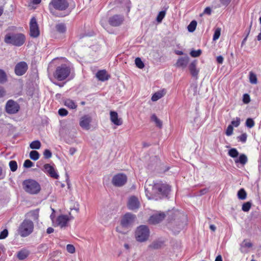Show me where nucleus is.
<instances>
[{
    "label": "nucleus",
    "instance_id": "27",
    "mask_svg": "<svg viewBox=\"0 0 261 261\" xmlns=\"http://www.w3.org/2000/svg\"><path fill=\"white\" fill-rule=\"evenodd\" d=\"M151 121L155 122L156 126L159 127V128H161L162 127V121L160 120L155 114H153L151 116Z\"/></svg>",
    "mask_w": 261,
    "mask_h": 261
},
{
    "label": "nucleus",
    "instance_id": "9",
    "mask_svg": "<svg viewBox=\"0 0 261 261\" xmlns=\"http://www.w3.org/2000/svg\"><path fill=\"white\" fill-rule=\"evenodd\" d=\"M39 34L40 31L36 19L33 17L30 22V35L32 37L36 38Z\"/></svg>",
    "mask_w": 261,
    "mask_h": 261
},
{
    "label": "nucleus",
    "instance_id": "14",
    "mask_svg": "<svg viewBox=\"0 0 261 261\" xmlns=\"http://www.w3.org/2000/svg\"><path fill=\"white\" fill-rule=\"evenodd\" d=\"M92 121V118L91 116L89 115H85L83 116L80 121V126L86 130L90 129V123Z\"/></svg>",
    "mask_w": 261,
    "mask_h": 261
},
{
    "label": "nucleus",
    "instance_id": "47",
    "mask_svg": "<svg viewBox=\"0 0 261 261\" xmlns=\"http://www.w3.org/2000/svg\"><path fill=\"white\" fill-rule=\"evenodd\" d=\"M162 165V167H160V170L159 171L160 173H165L166 171H167L169 169L170 167L167 166H164L165 164H161Z\"/></svg>",
    "mask_w": 261,
    "mask_h": 261
},
{
    "label": "nucleus",
    "instance_id": "38",
    "mask_svg": "<svg viewBox=\"0 0 261 261\" xmlns=\"http://www.w3.org/2000/svg\"><path fill=\"white\" fill-rule=\"evenodd\" d=\"M135 64L136 66L140 69H142L144 67V64L140 58H137L135 59Z\"/></svg>",
    "mask_w": 261,
    "mask_h": 261
},
{
    "label": "nucleus",
    "instance_id": "6",
    "mask_svg": "<svg viewBox=\"0 0 261 261\" xmlns=\"http://www.w3.org/2000/svg\"><path fill=\"white\" fill-rule=\"evenodd\" d=\"M34 224L29 220L25 219L21 223L18 228V233L22 237H25L30 234L33 231Z\"/></svg>",
    "mask_w": 261,
    "mask_h": 261
},
{
    "label": "nucleus",
    "instance_id": "2",
    "mask_svg": "<svg viewBox=\"0 0 261 261\" xmlns=\"http://www.w3.org/2000/svg\"><path fill=\"white\" fill-rule=\"evenodd\" d=\"M25 41V36L21 33H8L4 38V41L7 44H10L16 46L22 45Z\"/></svg>",
    "mask_w": 261,
    "mask_h": 261
},
{
    "label": "nucleus",
    "instance_id": "19",
    "mask_svg": "<svg viewBox=\"0 0 261 261\" xmlns=\"http://www.w3.org/2000/svg\"><path fill=\"white\" fill-rule=\"evenodd\" d=\"M189 61V58L188 56L180 57L178 58L176 63L175 64V66L177 67L185 69Z\"/></svg>",
    "mask_w": 261,
    "mask_h": 261
},
{
    "label": "nucleus",
    "instance_id": "61",
    "mask_svg": "<svg viewBox=\"0 0 261 261\" xmlns=\"http://www.w3.org/2000/svg\"><path fill=\"white\" fill-rule=\"evenodd\" d=\"M54 231V228H53L52 227H48L47 229V230H46V232L48 233V234H50L52 232H53Z\"/></svg>",
    "mask_w": 261,
    "mask_h": 261
},
{
    "label": "nucleus",
    "instance_id": "48",
    "mask_svg": "<svg viewBox=\"0 0 261 261\" xmlns=\"http://www.w3.org/2000/svg\"><path fill=\"white\" fill-rule=\"evenodd\" d=\"M233 128L232 125H228L226 130V135L228 136L231 135L233 133Z\"/></svg>",
    "mask_w": 261,
    "mask_h": 261
},
{
    "label": "nucleus",
    "instance_id": "59",
    "mask_svg": "<svg viewBox=\"0 0 261 261\" xmlns=\"http://www.w3.org/2000/svg\"><path fill=\"white\" fill-rule=\"evenodd\" d=\"M5 95V91L3 88L0 87V97H3Z\"/></svg>",
    "mask_w": 261,
    "mask_h": 261
},
{
    "label": "nucleus",
    "instance_id": "40",
    "mask_svg": "<svg viewBox=\"0 0 261 261\" xmlns=\"http://www.w3.org/2000/svg\"><path fill=\"white\" fill-rule=\"evenodd\" d=\"M228 154L232 158H236L239 155V152L236 149L232 148L229 150Z\"/></svg>",
    "mask_w": 261,
    "mask_h": 261
},
{
    "label": "nucleus",
    "instance_id": "63",
    "mask_svg": "<svg viewBox=\"0 0 261 261\" xmlns=\"http://www.w3.org/2000/svg\"><path fill=\"white\" fill-rule=\"evenodd\" d=\"M215 261H223L221 255H218L215 259Z\"/></svg>",
    "mask_w": 261,
    "mask_h": 261
},
{
    "label": "nucleus",
    "instance_id": "60",
    "mask_svg": "<svg viewBox=\"0 0 261 261\" xmlns=\"http://www.w3.org/2000/svg\"><path fill=\"white\" fill-rule=\"evenodd\" d=\"M221 4L224 5H227L230 2L231 0H220Z\"/></svg>",
    "mask_w": 261,
    "mask_h": 261
},
{
    "label": "nucleus",
    "instance_id": "7",
    "mask_svg": "<svg viewBox=\"0 0 261 261\" xmlns=\"http://www.w3.org/2000/svg\"><path fill=\"white\" fill-rule=\"evenodd\" d=\"M70 71L71 69L69 66L66 65H62L57 68L54 73V76L59 81H63L69 76Z\"/></svg>",
    "mask_w": 261,
    "mask_h": 261
},
{
    "label": "nucleus",
    "instance_id": "21",
    "mask_svg": "<svg viewBox=\"0 0 261 261\" xmlns=\"http://www.w3.org/2000/svg\"><path fill=\"white\" fill-rule=\"evenodd\" d=\"M110 119L111 121L116 125H120L122 124L121 119L118 118V114L116 112H110Z\"/></svg>",
    "mask_w": 261,
    "mask_h": 261
},
{
    "label": "nucleus",
    "instance_id": "16",
    "mask_svg": "<svg viewBox=\"0 0 261 261\" xmlns=\"http://www.w3.org/2000/svg\"><path fill=\"white\" fill-rule=\"evenodd\" d=\"M140 202L136 197L133 196L129 198L127 202L128 209L132 211L138 210L140 207Z\"/></svg>",
    "mask_w": 261,
    "mask_h": 261
},
{
    "label": "nucleus",
    "instance_id": "58",
    "mask_svg": "<svg viewBox=\"0 0 261 261\" xmlns=\"http://www.w3.org/2000/svg\"><path fill=\"white\" fill-rule=\"evenodd\" d=\"M208 191V189L207 188H204L203 189H202L200 191V193L201 195H204V194L206 193Z\"/></svg>",
    "mask_w": 261,
    "mask_h": 261
},
{
    "label": "nucleus",
    "instance_id": "26",
    "mask_svg": "<svg viewBox=\"0 0 261 261\" xmlns=\"http://www.w3.org/2000/svg\"><path fill=\"white\" fill-rule=\"evenodd\" d=\"M28 215L33 220H37L39 217V210L32 211L28 213Z\"/></svg>",
    "mask_w": 261,
    "mask_h": 261
},
{
    "label": "nucleus",
    "instance_id": "4",
    "mask_svg": "<svg viewBox=\"0 0 261 261\" xmlns=\"http://www.w3.org/2000/svg\"><path fill=\"white\" fill-rule=\"evenodd\" d=\"M22 186L24 190L30 194H37L41 190L40 184L32 179L24 180L22 182Z\"/></svg>",
    "mask_w": 261,
    "mask_h": 261
},
{
    "label": "nucleus",
    "instance_id": "8",
    "mask_svg": "<svg viewBox=\"0 0 261 261\" xmlns=\"http://www.w3.org/2000/svg\"><path fill=\"white\" fill-rule=\"evenodd\" d=\"M136 219V216L131 213L125 214L122 217L121 221V225L123 227L129 228L134 223Z\"/></svg>",
    "mask_w": 261,
    "mask_h": 261
},
{
    "label": "nucleus",
    "instance_id": "53",
    "mask_svg": "<svg viewBox=\"0 0 261 261\" xmlns=\"http://www.w3.org/2000/svg\"><path fill=\"white\" fill-rule=\"evenodd\" d=\"M243 101L244 103H248L250 101V96L248 94H245L243 95Z\"/></svg>",
    "mask_w": 261,
    "mask_h": 261
},
{
    "label": "nucleus",
    "instance_id": "31",
    "mask_svg": "<svg viewBox=\"0 0 261 261\" xmlns=\"http://www.w3.org/2000/svg\"><path fill=\"white\" fill-rule=\"evenodd\" d=\"M247 193L244 189H241L238 192V197L241 200H244L246 199Z\"/></svg>",
    "mask_w": 261,
    "mask_h": 261
},
{
    "label": "nucleus",
    "instance_id": "44",
    "mask_svg": "<svg viewBox=\"0 0 261 261\" xmlns=\"http://www.w3.org/2000/svg\"><path fill=\"white\" fill-rule=\"evenodd\" d=\"M201 50L198 49L197 50H192L190 54L192 57H198L201 55Z\"/></svg>",
    "mask_w": 261,
    "mask_h": 261
},
{
    "label": "nucleus",
    "instance_id": "13",
    "mask_svg": "<svg viewBox=\"0 0 261 261\" xmlns=\"http://www.w3.org/2000/svg\"><path fill=\"white\" fill-rule=\"evenodd\" d=\"M28 68V65L25 62H20L16 65L15 72L17 75H22L25 73Z\"/></svg>",
    "mask_w": 261,
    "mask_h": 261
},
{
    "label": "nucleus",
    "instance_id": "43",
    "mask_svg": "<svg viewBox=\"0 0 261 261\" xmlns=\"http://www.w3.org/2000/svg\"><path fill=\"white\" fill-rule=\"evenodd\" d=\"M165 11H162L160 12L157 16V17H156V21L158 22H161L162 21L164 17H165Z\"/></svg>",
    "mask_w": 261,
    "mask_h": 261
},
{
    "label": "nucleus",
    "instance_id": "3",
    "mask_svg": "<svg viewBox=\"0 0 261 261\" xmlns=\"http://www.w3.org/2000/svg\"><path fill=\"white\" fill-rule=\"evenodd\" d=\"M150 236V230L148 226L141 225L138 226L135 231V237L136 241L140 243L147 241Z\"/></svg>",
    "mask_w": 261,
    "mask_h": 261
},
{
    "label": "nucleus",
    "instance_id": "5",
    "mask_svg": "<svg viewBox=\"0 0 261 261\" xmlns=\"http://www.w3.org/2000/svg\"><path fill=\"white\" fill-rule=\"evenodd\" d=\"M72 0H51L49 4V9L51 13H54V9L64 11L68 8Z\"/></svg>",
    "mask_w": 261,
    "mask_h": 261
},
{
    "label": "nucleus",
    "instance_id": "35",
    "mask_svg": "<svg viewBox=\"0 0 261 261\" xmlns=\"http://www.w3.org/2000/svg\"><path fill=\"white\" fill-rule=\"evenodd\" d=\"M197 25V22L195 20H193L191 22L189 25L188 26V31L190 32H194Z\"/></svg>",
    "mask_w": 261,
    "mask_h": 261
},
{
    "label": "nucleus",
    "instance_id": "24",
    "mask_svg": "<svg viewBox=\"0 0 261 261\" xmlns=\"http://www.w3.org/2000/svg\"><path fill=\"white\" fill-rule=\"evenodd\" d=\"M177 219H180V223L178 224V229H181L186 223V217L183 214H178Z\"/></svg>",
    "mask_w": 261,
    "mask_h": 261
},
{
    "label": "nucleus",
    "instance_id": "64",
    "mask_svg": "<svg viewBox=\"0 0 261 261\" xmlns=\"http://www.w3.org/2000/svg\"><path fill=\"white\" fill-rule=\"evenodd\" d=\"M210 228L213 231H215L216 229V226L213 224H212L210 226Z\"/></svg>",
    "mask_w": 261,
    "mask_h": 261
},
{
    "label": "nucleus",
    "instance_id": "56",
    "mask_svg": "<svg viewBox=\"0 0 261 261\" xmlns=\"http://www.w3.org/2000/svg\"><path fill=\"white\" fill-rule=\"evenodd\" d=\"M11 170L13 172L15 171L17 169V164H9Z\"/></svg>",
    "mask_w": 261,
    "mask_h": 261
},
{
    "label": "nucleus",
    "instance_id": "34",
    "mask_svg": "<svg viewBox=\"0 0 261 261\" xmlns=\"http://www.w3.org/2000/svg\"><path fill=\"white\" fill-rule=\"evenodd\" d=\"M30 158L34 161H36L39 158V153L36 150L31 151L30 153Z\"/></svg>",
    "mask_w": 261,
    "mask_h": 261
},
{
    "label": "nucleus",
    "instance_id": "29",
    "mask_svg": "<svg viewBox=\"0 0 261 261\" xmlns=\"http://www.w3.org/2000/svg\"><path fill=\"white\" fill-rule=\"evenodd\" d=\"M252 246V244L250 242H247L246 240H244L243 242L241 245L240 251L242 252H245V250H244V248L248 247L250 248Z\"/></svg>",
    "mask_w": 261,
    "mask_h": 261
},
{
    "label": "nucleus",
    "instance_id": "17",
    "mask_svg": "<svg viewBox=\"0 0 261 261\" xmlns=\"http://www.w3.org/2000/svg\"><path fill=\"white\" fill-rule=\"evenodd\" d=\"M43 168L44 172L48 173L51 177L58 179L59 175L57 170L50 164H44Z\"/></svg>",
    "mask_w": 261,
    "mask_h": 261
},
{
    "label": "nucleus",
    "instance_id": "39",
    "mask_svg": "<svg viewBox=\"0 0 261 261\" xmlns=\"http://www.w3.org/2000/svg\"><path fill=\"white\" fill-rule=\"evenodd\" d=\"M251 206V203L250 202H246L243 204L242 209L244 212H248Z\"/></svg>",
    "mask_w": 261,
    "mask_h": 261
},
{
    "label": "nucleus",
    "instance_id": "41",
    "mask_svg": "<svg viewBox=\"0 0 261 261\" xmlns=\"http://www.w3.org/2000/svg\"><path fill=\"white\" fill-rule=\"evenodd\" d=\"M56 30L60 33H64L66 30V27L64 24H58L56 26Z\"/></svg>",
    "mask_w": 261,
    "mask_h": 261
},
{
    "label": "nucleus",
    "instance_id": "45",
    "mask_svg": "<svg viewBox=\"0 0 261 261\" xmlns=\"http://www.w3.org/2000/svg\"><path fill=\"white\" fill-rule=\"evenodd\" d=\"M246 125L249 128H252L254 125V122L251 118H248L246 121Z\"/></svg>",
    "mask_w": 261,
    "mask_h": 261
},
{
    "label": "nucleus",
    "instance_id": "57",
    "mask_svg": "<svg viewBox=\"0 0 261 261\" xmlns=\"http://www.w3.org/2000/svg\"><path fill=\"white\" fill-rule=\"evenodd\" d=\"M223 57L222 56H219L217 57V62L219 64H222L223 62Z\"/></svg>",
    "mask_w": 261,
    "mask_h": 261
},
{
    "label": "nucleus",
    "instance_id": "37",
    "mask_svg": "<svg viewBox=\"0 0 261 261\" xmlns=\"http://www.w3.org/2000/svg\"><path fill=\"white\" fill-rule=\"evenodd\" d=\"M247 162V156L244 154H241L238 160L236 161V163H246Z\"/></svg>",
    "mask_w": 261,
    "mask_h": 261
},
{
    "label": "nucleus",
    "instance_id": "52",
    "mask_svg": "<svg viewBox=\"0 0 261 261\" xmlns=\"http://www.w3.org/2000/svg\"><path fill=\"white\" fill-rule=\"evenodd\" d=\"M247 135L246 133L242 134L241 135L239 136L238 138L239 140L242 142H245L247 140Z\"/></svg>",
    "mask_w": 261,
    "mask_h": 261
},
{
    "label": "nucleus",
    "instance_id": "46",
    "mask_svg": "<svg viewBox=\"0 0 261 261\" xmlns=\"http://www.w3.org/2000/svg\"><path fill=\"white\" fill-rule=\"evenodd\" d=\"M66 250L70 253H73L75 252V247L71 244H68L67 245Z\"/></svg>",
    "mask_w": 261,
    "mask_h": 261
},
{
    "label": "nucleus",
    "instance_id": "33",
    "mask_svg": "<svg viewBox=\"0 0 261 261\" xmlns=\"http://www.w3.org/2000/svg\"><path fill=\"white\" fill-rule=\"evenodd\" d=\"M30 147L32 149H38L41 147V143L38 140L34 141L30 144Z\"/></svg>",
    "mask_w": 261,
    "mask_h": 261
},
{
    "label": "nucleus",
    "instance_id": "28",
    "mask_svg": "<svg viewBox=\"0 0 261 261\" xmlns=\"http://www.w3.org/2000/svg\"><path fill=\"white\" fill-rule=\"evenodd\" d=\"M64 105L70 109H76L77 106L75 105L74 102L71 99H67L64 102Z\"/></svg>",
    "mask_w": 261,
    "mask_h": 261
},
{
    "label": "nucleus",
    "instance_id": "1",
    "mask_svg": "<svg viewBox=\"0 0 261 261\" xmlns=\"http://www.w3.org/2000/svg\"><path fill=\"white\" fill-rule=\"evenodd\" d=\"M145 190L146 196L151 199V196L155 194L159 195L160 198L167 197L171 191V187L166 184L156 183L153 186L146 184Z\"/></svg>",
    "mask_w": 261,
    "mask_h": 261
},
{
    "label": "nucleus",
    "instance_id": "10",
    "mask_svg": "<svg viewBox=\"0 0 261 261\" xmlns=\"http://www.w3.org/2000/svg\"><path fill=\"white\" fill-rule=\"evenodd\" d=\"M126 176L124 174L119 173L113 176L112 182L116 187H121L126 183Z\"/></svg>",
    "mask_w": 261,
    "mask_h": 261
},
{
    "label": "nucleus",
    "instance_id": "30",
    "mask_svg": "<svg viewBox=\"0 0 261 261\" xmlns=\"http://www.w3.org/2000/svg\"><path fill=\"white\" fill-rule=\"evenodd\" d=\"M249 82L252 84H256L257 83L256 75L252 71L249 73Z\"/></svg>",
    "mask_w": 261,
    "mask_h": 261
},
{
    "label": "nucleus",
    "instance_id": "49",
    "mask_svg": "<svg viewBox=\"0 0 261 261\" xmlns=\"http://www.w3.org/2000/svg\"><path fill=\"white\" fill-rule=\"evenodd\" d=\"M232 126L238 127L240 124V119L237 117L236 119L233 120L231 122Z\"/></svg>",
    "mask_w": 261,
    "mask_h": 261
},
{
    "label": "nucleus",
    "instance_id": "22",
    "mask_svg": "<svg viewBox=\"0 0 261 261\" xmlns=\"http://www.w3.org/2000/svg\"><path fill=\"white\" fill-rule=\"evenodd\" d=\"M166 91L165 89L158 91L153 94L151 97V100L153 101H156L163 97L166 94Z\"/></svg>",
    "mask_w": 261,
    "mask_h": 261
},
{
    "label": "nucleus",
    "instance_id": "54",
    "mask_svg": "<svg viewBox=\"0 0 261 261\" xmlns=\"http://www.w3.org/2000/svg\"><path fill=\"white\" fill-rule=\"evenodd\" d=\"M44 158L46 159H49L51 156V152L48 149H45L43 152Z\"/></svg>",
    "mask_w": 261,
    "mask_h": 261
},
{
    "label": "nucleus",
    "instance_id": "15",
    "mask_svg": "<svg viewBox=\"0 0 261 261\" xmlns=\"http://www.w3.org/2000/svg\"><path fill=\"white\" fill-rule=\"evenodd\" d=\"M123 20L124 17L122 15H115L109 18V22L112 26L117 27L122 24Z\"/></svg>",
    "mask_w": 261,
    "mask_h": 261
},
{
    "label": "nucleus",
    "instance_id": "25",
    "mask_svg": "<svg viewBox=\"0 0 261 261\" xmlns=\"http://www.w3.org/2000/svg\"><path fill=\"white\" fill-rule=\"evenodd\" d=\"M29 254V252L27 250H21L17 253V257L20 259L23 260L26 258Z\"/></svg>",
    "mask_w": 261,
    "mask_h": 261
},
{
    "label": "nucleus",
    "instance_id": "20",
    "mask_svg": "<svg viewBox=\"0 0 261 261\" xmlns=\"http://www.w3.org/2000/svg\"><path fill=\"white\" fill-rule=\"evenodd\" d=\"M70 219L67 215H61L58 217L57 222L61 228L65 227Z\"/></svg>",
    "mask_w": 261,
    "mask_h": 261
},
{
    "label": "nucleus",
    "instance_id": "23",
    "mask_svg": "<svg viewBox=\"0 0 261 261\" xmlns=\"http://www.w3.org/2000/svg\"><path fill=\"white\" fill-rule=\"evenodd\" d=\"M97 78L101 81H105L108 80L109 78V76L107 73L106 70H102L98 71L96 73Z\"/></svg>",
    "mask_w": 261,
    "mask_h": 261
},
{
    "label": "nucleus",
    "instance_id": "50",
    "mask_svg": "<svg viewBox=\"0 0 261 261\" xmlns=\"http://www.w3.org/2000/svg\"><path fill=\"white\" fill-rule=\"evenodd\" d=\"M8 235V231L7 229H5L0 233V239H5Z\"/></svg>",
    "mask_w": 261,
    "mask_h": 261
},
{
    "label": "nucleus",
    "instance_id": "12",
    "mask_svg": "<svg viewBox=\"0 0 261 261\" xmlns=\"http://www.w3.org/2000/svg\"><path fill=\"white\" fill-rule=\"evenodd\" d=\"M165 216L166 215L163 212L155 214L150 217L148 220L149 223L154 225L158 224L165 219Z\"/></svg>",
    "mask_w": 261,
    "mask_h": 261
},
{
    "label": "nucleus",
    "instance_id": "36",
    "mask_svg": "<svg viewBox=\"0 0 261 261\" xmlns=\"http://www.w3.org/2000/svg\"><path fill=\"white\" fill-rule=\"evenodd\" d=\"M162 244L161 242L154 241L149 245V247L153 249H158L161 247Z\"/></svg>",
    "mask_w": 261,
    "mask_h": 261
},
{
    "label": "nucleus",
    "instance_id": "18",
    "mask_svg": "<svg viewBox=\"0 0 261 261\" xmlns=\"http://www.w3.org/2000/svg\"><path fill=\"white\" fill-rule=\"evenodd\" d=\"M197 61L194 60L192 61L189 65V69L191 75L196 78H197L199 70L197 68Z\"/></svg>",
    "mask_w": 261,
    "mask_h": 261
},
{
    "label": "nucleus",
    "instance_id": "62",
    "mask_svg": "<svg viewBox=\"0 0 261 261\" xmlns=\"http://www.w3.org/2000/svg\"><path fill=\"white\" fill-rule=\"evenodd\" d=\"M34 165L35 164H23V166L26 168H29L34 167Z\"/></svg>",
    "mask_w": 261,
    "mask_h": 261
},
{
    "label": "nucleus",
    "instance_id": "55",
    "mask_svg": "<svg viewBox=\"0 0 261 261\" xmlns=\"http://www.w3.org/2000/svg\"><path fill=\"white\" fill-rule=\"evenodd\" d=\"M211 9L210 7H206L202 14H200V16H202L203 14H206L208 15H210L211 14Z\"/></svg>",
    "mask_w": 261,
    "mask_h": 261
},
{
    "label": "nucleus",
    "instance_id": "11",
    "mask_svg": "<svg viewBox=\"0 0 261 261\" xmlns=\"http://www.w3.org/2000/svg\"><path fill=\"white\" fill-rule=\"evenodd\" d=\"M19 105L15 101L10 100L6 105V111L9 114L16 113L19 110Z\"/></svg>",
    "mask_w": 261,
    "mask_h": 261
},
{
    "label": "nucleus",
    "instance_id": "51",
    "mask_svg": "<svg viewBox=\"0 0 261 261\" xmlns=\"http://www.w3.org/2000/svg\"><path fill=\"white\" fill-rule=\"evenodd\" d=\"M59 114L61 116H65L68 114V111L65 109H60L58 111Z\"/></svg>",
    "mask_w": 261,
    "mask_h": 261
},
{
    "label": "nucleus",
    "instance_id": "32",
    "mask_svg": "<svg viewBox=\"0 0 261 261\" xmlns=\"http://www.w3.org/2000/svg\"><path fill=\"white\" fill-rule=\"evenodd\" d=\"M7 81V74L2 69H0V84H3Z\"/></svg>",
    "mask_w": 261,
    "mask_h": 261
},
{
    "label": "nucleus",
    "instance_id": "42",
    "mask_svg": "<svg viewBox=\"0 0 261 261\" xmlns=\"http://www.w3.org/2000/svg\"><path fill=\"white\" fill-rule=\"evenodd\" d=\"M220 34L221 29L219 28H217L215 31V33L213 36V40L215 41L217 40L219 38Z\"/></svg>",
    "mask_w": 261,
    "mask_h": 261
}]
</instances>
